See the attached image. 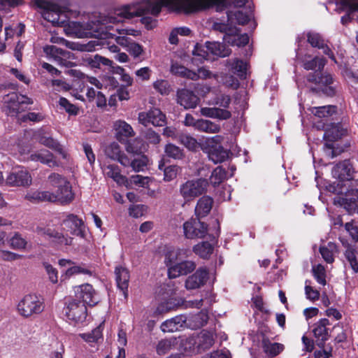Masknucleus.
<instances>
[{
    "mask_svg": "<svg viewBox=\"0 0 358 358\" xmlns=\"http://www.w3.org/2000/svg\"><path fill=\"white\" fill-rule=\"evenodd\" d=\"M149 1L150 0H143L140 2L124 5L116 8L113 14L109 15L103 20V22L101 24L99 38L114 39L117 44L127 48L132 41L129 38L127 37V36H137L138 31L132 29H115L113 26H107L105 24H115L122 22L124 19H131L136 16H142L147 14L157 16L161 10L157 14H154L149 8H143L141 10H138L140 6Z\"/></svg>",
    "mask_w": 358,
    "mask_h": 358,
    "instance_id": "nucleus-1",
    "label": "nucleus"
},
{
    "mask_svg": "<svg viewBox=\"0 0 358 358\" xmlns=\"http://www.w3.org/2000/svg\"><path fill=\"white\" fill-rule=\"evenodd\" d=\"M247 0H150L140 6L138 10L150 9L157 14L163 6L174 11H182L186 14L205 10L216 6L217 10H222L229 6L241 7Z\"/></svg>",
    "mask_w": 358,
    "mask_h": 358,
    "instance_id": "nucleus-2",
    "label": "nucleus"
},
{
    "mask_svg": "<svg viewBox=\"0 0 358 358\" xmlns=\"http://www.w3.org/2000/svg\"><path fill=\"white\" fill-rule=\"evenodd\" d=\"M331 173L337 180L329 184L327 189L334 194H343L344 187L352 185L353 170L351 163L348 160H344L337 164L333 168Z\"/></svg>",
    "mask_w": 358,
    "mask_h": 358,
    "instance_id": "nucleus-3",
    "label": "nucleus"
},
{
    "mask_svg": "<svg viewBox=\"0 0 358 358\" xmlns=\"http://www.w3.org/2000/svg\"><path fill=\"white\" fill-rule=\"evenodd\" d=\"M347 134V129L338 123H332L327 126L324 134L326 141L323 150L327 157L333 159L340 155L343 150L335 147L334 141H338Z\"/></svg>",
    "mask_w": 358,
    "mask_h": 358,
    "instance_id": "nucleus-4",
    "label": "nucleus"
},
{
    "mask_svg": "<svg viewBox=\"0 0 358 358\" xmlns=\"http://www.w3.org/2000/svg\"><path fill=\"white\" fill-rule=\"evenodd\" d=\"M48 182L54 188H56L55 196L56 201L62 204H67L74 199V194L70 182L58 173H51L48 178Z\"/></svg>",
    "mask_w": 358,
    "mask_h": 358,
    "instance_id": "nucleus-5",
    "label": "nucleus"
},
{
    "mask_svg": "<svg viewBox=\"0 0 358 358\" xmlns=\"http://www.w3.org/2000/svg\"><path fill=\"white\" fill-rule=\"evenodd\" d=\"M44 303L36 294H27L18 303L17 313L24 317H29L41 313L44 310Z\"/></svg>",
    "mask_w": 358,
    "mask_h": 358,
    "instance_id": "nucleus-6",
    "label": "nucleus"
},
{
    "mask_svg": "<svg viewBox=\"0 0 358 358\" xmlns=\"http://www.w3.org/2000/svg\"><path fill=\"white\" fill-rule=\"evenodd\" d=\"M208 187V182L206 179L189 180L180 186L179 192L184 200L189 202L192 201L196 197L206 193Z\"/></svg>",
    "mask_w": 358,
    "mask_h": 358,
    "instance_id": "nucleus-7",
    "label": "nucleus"
},
{
    "mask_svg": "<svg viewBox=\"0 0 358 358\" xmlns=\"http://www.w3.org/2000/svg\"><path fill=\"white\" fill-rule=\"evenodd\" d=\"M64 311L68 320L75 323H83L87 316V306L75 296L66 299Z\"/></svg>",
    "mask_w": 358,
    "mask_h": 358,
    "instance_id": "nucleus-8",
    "label": "nucleus"
},
{
    "mask_svg": "<svg viewBox=\"0 0 358 358\" xmlns=\"http://www.w3.org/2000/svg\"><path fill=\"white\" fill-rule=\"evenodd\" d=\"M344 187V192L334 198V203L343 207L350 214L358 211V189L351 187Z\"/></svg>",
    "mask_w": 358,
    "mask_h": 358,
    "instance_id": "nucleus-9",
    "label": "nucleus"
},
{
    "mask_svg": "<svg viewBox=\"0 0 358 358\" xmlns=\"http://www.w3.org/2000/svg\"><path fill=\"white\" fill-rule=\"evenodd\" d=\"M4 102L6 104V113L10 116H17L25 110L24 105L33 103L31 99L16 93L8 94L4 98Z\"/></svg>",
    "mask_w": 358,
    "mask_h": 358,
    "instance_id": "nucleus-10",
    "label": "nucleus"
},
{
    "mask_svg": "<svg viewBox=\"0 0 358 358\" xmlns=\"http://www.w3.org/2000/svg\"><path fill=\"white\" fill-rule=\"evenodd\" d=\"M214 343L213 334L209 331H202L196 338H187L182 341V345L185 351H189V344L196 345L198 352L208 350Z\"/></svg>",
    "mask_w": 358,
    "mask_h": 358,
    "instance_id": "nucleus-11",
    "label": "nucleus"
},
{
    "mask_svg": "<svg viewBox=\"0 0 358 358\" xmlns=\"http://www.w3.org/2000/svg\"><path fill=\"white\" fill-rule=\"evenodd\" d=\"M200 218H192L183 224V234L186 238H203L208 233V225Z\"/></svg>",
    "mask_w": 358,
    "mask_h": 358,
    "instance_id": "nucleus-12",
    "label": "nucleus"
},
{
    "mask_svg": "<svg viewBox=\"0 0 358 358\" xmlns=\"http://www.w3.org/2000/svg\"><path fill=\"white\" fill-rule=\"evenodd\" d=\"M74 296L81 301V303H85V306H94L96 305L99 301L100 297L97 292L93 287L88 283L81 285L75 286L73 287Z\"/></svg>",
    "mask_w": 358,
    "mask_h": 358,
    "instance_id": "nucleus-13",
    "label": "nucleus"
},
{
    "mask_svg": "<svg viewBox=\"0 0 358 358\" xmlns=\"http://www.w3.org/2000/svg\"><path fill=\"white\" fill-rule=\"evenodd\" d=\"M69 27L71 32L78 38L94 37L99 38L101 24L98 27L93 22L81 23L78 22H70Z\"/></svg>",
    "mask_w": 358,
    "mask_h": 358,
    "instance_id": "nucleus-14",
    "label": "nucleus"
},
{
    "mask_svg": "<svg viewBox=\"0 0 358 358\" xmlns=\"http://www.w3.org/2000/svg\"><path fill=\"white\" fill-rule=\"evenodd\" d=\"M35 3L39 8L42 9V16L45 20L54 25L61 26L64 24V22L59 21V15L62 13L59 6L44 0H36Z\"/></svg>",
    "mask_w": 358,
    "mask_h": 358,
    "instance_id": "nucleus-15",
    "label": "nucleus"
},
{
    "mask_svg": "<svg viewBox=\"0 0 358 358\" xmlns=\"http://www.w3.org/2000/svg\"><path fill=\"white\" fill-rule=\"evenodd\" d=\"M31 182V174L24 168L13 169L6 179V184L10 187H29Z\"/></svg>",
    "mask_w": 358,
    "mask_h": 358,
    "instance_id": "nucleus-16",
    "label": "nucleus"
},
{
    "mask_svg": "<svg viewBox=\"0 0 358 358\" xmlns=\"http://www.w3.org/2000/svg\"><path fill=\"white\" fill-rule=\"evenodd\" d=\"M138 122L147 127L152 124L155 127H162L166 124V116L162 112L156 108L149 110L148 112H141L138 117Z\"/></svg>",
    "mask_w": 358,
    "mask_h": 358,
    "instance_id": "nucleus-17",
    "label": "nucleus"
},
{
    "mask_svg": "<svg viewBox=\"0 0 358 358\" xmlns=\"http://www.w3.org/2000/svg\"><path fill=\"white\" fill-rule=\"evenodd\" d=\"M35 231L38 235L46 236L52 242L61 245H71L73 242V238L50 227H37Z\"/></svg>",
    "mask_w": 358,
    "mask_h": 358,
    "instance_id": "nucleus-18",
    "label": "nucleus"
},
{
    "mask_svg": "<svg viewBox=\"0 0 358 358\" xmlns=\"http://www.w3.org/2000/svg\"><path fill=\"white\" fill-rule=\"evenodd\" d=\"M315 72L308 76V80L310 83H315L319 85L318 88L327 96H333L335 94V90L332 86H329L333 83V78L329 74H322Z\"/></svg>",
    "mask_w": 358,
    "mask_h": 358,
    "instance_id": "nucleus-19",
    "label": "nucleus"
},
{
    "mask_svg": "<svg viewBox=\"0 0 358 358\" xmlns=\"http://www.w3.org/2000/svg\"><path fill=\"white\" fill-rule=\"evenodd\" d=\"M62 224L64 226V229L71 234L84 237L85 233L84 222L77 215L69 214L62 220Z\"/></svg>",
    "mask_w": 358,
    "mask_h": 358,
    "instance_id": "nucleus-20",
    "label": "nucleus"
},
{
    "mask_svg": "<svg viewBox=\"0 0 358 358\" xmlns=\"http://www.w3.org/2000/svg\"><path fill=\"white\" fill-rule=\"evenodd\" d=\"M44 52L52 57L53 59L61 66L71 67L72 62L67 60L71 57V53L69 51L57 48L55 45L46 46Z\"/></svg>",
    "mask_w": 358,
    "mask_h": 358,
    "instance_id": "nucleus-21",
    "label": "nucleus"
},
{
    "mask_svg": "<svg viewBox=\"0 0 358 358\" xmlns=\"http://www.w3.org/2000/svg\"><path fill=\"white\" fill-rule=\"evenodd\" d=\"M196 264L193 261H179L177 264L168 268V275L170 278H176L180 275H185L192 272L196 268Z\"/></svg>",
    "mask_w": 358,
    "mask_h": 358,
    "instance_id": "nucleus-22",
    "label": "nucleus"
},
{
    "mask_svg": "<svg viewBox=\"0 0 358 358\" xmlns=\"http://www.w3.org/2000/svg\"><path fill=\"white\" fill-rule=\"evenodd\" d=\"M113 129L116 139L121 143H126L129 138L135 135L132 127L124 120H117L114 122Z\"/></svg>",
    "mask_w": 358,
    "mask_h": 358,
    "instance_id": "nucleus-23",
    "label": "nucleus"
},
{
    "mask_svg": "<svg viewBox=\"0 0 358 358\" xmlns=\"http://www.w3.org/2000/svg\"><path fill=\"white\" fill-rule=\"evenodd\" d=\"M208 272L206 268H199L194 274L189 275L185 280V286L187 289H195L203 286L208 278Z\"/></svg>",
    "mask_w": 358,
    "mask_h": 358,
    "instance_id": "nucleus-24",
    "label": "nucleus"
},
{
    "mask_svg": "<svg viewBox=\"0 0 358 358\" xmlns=\"http://www.w3.org/2000/svg\"><path fill=\"white\" fill-rule=\"evenodd\" d=\"M191 251L187 248L170 249L166 251L164 257V264L169 268L179 261L188 258Z\"/></svg>",
    "mask_w": 358,
    "mask_h": 358,
    "instance_id": "nucleus-25",
    "label": "nucleus"
},
{
    "mask_svg": "<svg viewBox=\"0 0 358 358\" xmlns=\"http://www.w3.org/2000/svg\"><path fill=\"white\" fill-rule=\"evenodd\" d=\"M178 103L185 108H194L199 103V97L191 90L181 89L177 92Z\"/></svg>",
    "mask_w": 358,
    "mask_h": 358,
    "instance_id": "nucleus-26",
    "label": "nucleus"
},
{
    "mask_svg": "<svg viewBox=\"0 0 358 358\" xmlns=\"http://www.w3.org/2000/svg\"><path fill=\"white\" fill-rule=\"evenodd\" d=\"M213 205V199L209 196H203L196 203L195 206V215L198 218H202L207 216Z\"/></svg>",
    "mask_w": 358,
    "mask_h": 358,
    "instance_id": "nucleus-27",
    "label": "nucleus"
},
{
    "mask_svg": "<svg viewBox=\"0 0 358 358\" xmlns=\"http://www.w3.org/2000/svg\"><path fill=\"white\" fill-rule=\"evenodd\" d=\"M29 159L34 162H40L50 167L58 166L59 164L55 160L54 155L47 150H42L32 153Z\"/></svg>",
    "mask_w": 358,
    "mask_h": 358,
    "instance_id": "nucleus-28",
    "label": "nucleus"
},
{
    "mask_svg": "<svg viewBox=\"0 0 358 358\" xmlns=\"http://www.w3.org/2000/svg\"><path fill=\"white\" fill-rule=\"evenodd\" d=\"M187 317L184 315H178L164 322L161 325V329L164 332H174L180 330L187 322Z\"/></svg>",
    "mask_w": 358,
    "mask_h": 358,
    "instance_id": "nucleus-29",
    "label": "nucleus"
},
{
    "mask_svg": "<svg viewBox=\"0 0 358 358\" xmlns=\"http://www.w3.org/2000/svg\"><path fill=\"white\" fill-rule=\"evenodd\" d=\"M115 273L117 287L126 297L129 280V271L124 267L117 266L115 268Z\"/></svg>",
    "mask_w": 358,
    "mask_h": 358,
    "instance_id": "nucleus-30",
    "label": "nucleus"
},
{
    "mask_svg": "<svg viewBox=\"0 0 358 358\" xmlns=\"http://www.w3.org/2000/svg\"><path fill=\"white\" fill-rule=\"evenodd\" d=\"M329 320L324 318L321 319L318 322L315 324V327L313 329V334L317 338V341L320 342L318 345H323L324 342L329 338V333L327 326L329 325Z\"/></svg>",
    "mask_w": 358,
    "mask_h": 358,
    "instance_id": "nucleus-31",
    "label": "nucleus"
},
{
    "mask_svg": "<svg viewBox=\"0 0 358 358\" xmlns=\"http://www.w3.org/2000/svg\"><path fill=\"white\" fill-rule=\"evenodd\" d=\"M38 140L42 145L56 150L62 156L64 159L67 158V152L63 149L59 143L56 140L53 139L51 136L41 134L38 136Z\"/></svg>",
    "mask_w": 358,
    "mask_h": 358,
    "instance_id": "nucleus-32",
    "label": "nucleus"
},
{
    "mask_svg": "<svg viewBox=\"0 0 358 358\" xmlns=\"http://www.w3.org/2000/svg\"><path fill=\"white\" fill-rule=\"evenodd\" d=\"M225 65L229 68V71L241 78L245 77L246 74L247 64L238 58L228 59Z\"/></svg>",
    "mask_w": 358,
    "mask_h": 358,
    "instance_id": "nucleus-33",
    "label": "nucleus"
},
{
    "mask_svg": "<svg viewBox=\"0 0 358 358\" xmlns=\"http://www.w3.org/2000/svg\"><path fill=\"white\" fill-rule=\"evenodd\" d=\"M170 71L175 76L194 81L196 80V71H192L178 62L172 63Z\"/></svg>",
    "mask_w": 358,
    "mask_h": 358,
    "instance_id": "nucleus-34",
    "label": "nucleus"
},
{
    "mask_svg": "<svg viewBox=\"0 0 358 358\" xmlns=\"http://www.w3.org/2000/svg\"><path fill=\"white\" fill-rule=\"evenodd\" d=\"M206 48L213 55L220 57H227L231 52L228 47L219 42H206Z\"/></svg>",
    "mask_w": 358,
    "mask_h": 358,
    "instance_id": "nucleus-35",
    "label": "nucleus"
},
{
    "mask_svg": "<svg viewBox=\"0 0 358 358\" xmlns=\"http://www.w3.org/2000/svg\"><path fill=\"white\" fill-rule=\"evenodd\" d=\"M178 344V341L175 337L165 338L159 341L156 345V352L159 355H164L175 349Z\"/></svg>",
    "mask_w": 358,
    "mask_h": 358,
    "instance_id": "nucleus-36",
    "label": "nucleus"
},
{
    "mask_svg": "<svg viewBox=\"0 0 358 358\" xmlns=\"http://www.w3.org/2000/svg\"><path fill=\"white\" fill-rule=\"evenodd\" d=\"M320 252L324 260L329 264L334 262V257L338 252L337 245L332 242H329L326 245L320 246Z\"/></svg>",
    "mask_w": 358,
    "mask_h": 358,
    "instance_id": "nucleus-37",
    "label": "nucleus"
},
{
    "mask_svg": "<svg viewBox=\"0 0 358 358\" xmlns=\"http://www.w3.org/2000/svg\"><path fill=\"white\" fill-rule=\"evenodd\" d=\"M85 62L92 69H100L101 66H111L113 62L99 55L87 57Z\"/></svg>",
    "mask_w": 358,
    "mask_h": 358,
    "instance_id": "nucleus-38",
    "label": "nucleus"
},
{
    "mask_svg": "<svg viewBox=\"0 0 358 358\" xmlns=\"http://www.w3.org/2000/svg\"><path fill=\"white\" fill-rule=\"evenodd\" d=\"M208 157L215 164L220 163L228 157V151L222 146H213L209 149Z\"/></svg>",
    "mask_w": 358,
    "mask_h": 358,
    "instance_id": "nucleus-39",
    "label": "nucleus"
},
{
    "mask_svg": "<svg viewBox=\"0 0 358 358\" xmlns=\"http://www.w3.org/2000/svg\"><path fill=\"white\" fill-rule=\"evenodd\" d=\"M103 172L109 178H113L117 183L124 185L127 182L124 176L120 174V169L116 165H108L103 169Z\"/></svg>",
    "mask_w": 358,
    "mask_h": 358,
    "instance_id": "nucleus-40",
    "label": "nucleus"
},
{
    "mask_svg": "<svg viewBox=\"0 0 358 358\" xmlns=\"http://www.w3.org/2000/svg\"><path fill=\"white\" fill-rule=\"evenodd\" d=\"M196 129L203 132L213 134L219 132L220 127L219 124L210 120L200 119L198 120V123L196 124Z\"/></svg>",
    "mask_w": 358,
    "mask_h": 358,
    "instance_id": "nucleus-41",
    "label": "nucleus"
},
{
    "mask_svg": "<svg viewBox=\"0 0 358 358\" xmlns=\"http://www.w3.org/2000/svg\"><path fill=\"white\" fill-rule=\"evenodd\" d=\"M213 251V247L208 242H201L193 247V252L202 259H208Z\"/></svg>",
    "mask_w": 358,
    "mask_h": 358,
    "instance_id": "nucleus-42",
    "label": "nucleus"
},
{
    "mask_svg": "<svg viewBox=\"0 0 358 358\" xmlns=\"http://www.w3.org/2000/svg\"><path fill=\"white\" fill-rule=\"evenodd\" d=\"M284 345L278 343H271L268 340L263 341L264 352L268 357H275L284 350Z\"/></svg>",
    "mask_w": 358,
    "mask_h": 358,
    "instance_id": "nucleus-43",
    "label": "nucleus"
},
{
    "mask_svg": "<svg viewBox=\"0 0 358 358\" xmlns=\"http://www.w3.org/2000/svg\"><path fill=\"white\" fill-rule=\"evenodd\" d=\"M238 30L236 34H233L229 36H227L224 38V41L231 44L232 45L236 46H243L248 43L249 42V36L248 34H239Z\"/></svg>",
    "mask_w": 358,
    "mask_h": 358,
    "instance_id": "nucleus-44",
    "label": "nucleus"
},
{
    "mask_svg": "<svg viewBox=\"0 0 358 358\" xmlns=\"http://www.w3.org/2000/svg\"><path fill=\"white\" fill-rule=\"evenodd\" d=\"M312 114L319 118L329 117L336 113V106L328 105L324 106L312 107L308 109Z\"/></svg>",
    "mask_w": 358,
    "mask_h": 358,
    "instance_id": "nucleus-45",
    "label": "nucleus"
},
{
    "mask_svg": "<svg viewBox=\"0 0 358 358\" xmlns=\"http://www.w3.org/2000/svg\"><path fill=\"white\" fill-rule=\"evenodd\" d=\"M178 141L189 150H195L199 145L196 138L189 134L184 133L179 134L178 136Z\"/></svg>",
    "mask_w": 358,
    "mask_h": 358,
    "instance_id": "nucleus-46",
    "label": "nucleus"
},
{
    "mask_svg": "<svg viewBox=\"0 0 358 358\" xmlns=\"http://www.w3.org/2000/svg\"><path fill=\"white\" fill-rule=\"evenodd\" d=\"M213 29L216 31H219L222 33H224L223 39L227 36H230L233 34H236L238 31L236 27L233 25L231 22L227 20V24L223 22H216L213 24Z\"/></svg>",
    "mask_w": 358,
    "mask_h": 358,
    "instance_id": "nucleus-47",
    "label": "nucleus"
},
{
    "mask_svg": "<svg viewBox=\"0 0 358 358\" xmlns=\"http://www.w3.org/2000/svg\"><path fill=\"white\" fill-rule=\"evenodd\" d=\"M227 17H228V21L233 24L236 22L237 23H238L239 24H245L250 20V16L248 14L244 13L243 12L240 11V10L236 11L235 13H234L232 11L228 12Z\"/></svg>",
    "mask_w": 358,
    "mask_h": 358,
    "instance_id": "nucleus-48",
    "label": "nucleus"
},
{
    "mask_svg": "<svg viewBox=\"0 0 358 358\" xmlns=\"http://www.w3.org/2000/svg\"><path fill=\"white\" fill-rule=\"evenodd\" d=\"M125 145V150L129 153L141 154L143 152V143L141 139L136 138L132 141L128 139Z\"/></svg>",
    "mask_w": 358,
    "mask_h": 358,
    "instance_id": "nucleus-49",
    "label": "nucleus"
},
{
    "mask_svg": "<svg viewBox=\"0 0 358 358\" xmlns=\"http://www.w3.org/2000/svg\"><path fill=\"white\" fill-rule=\"evenodd\" d=\"M102 324L93 329L91 333L80 334L79 336L88 343H95L102 338Z\"/></svg>",
    "mask_w": 358,
    "mask_h": 358,
    "instance_id": "nucleus-50",
    "label": "nucleus"
},
{
    "mask_svg": "<svg viewBox=\"0 0 358 358\" xmlns=\"http://www.w3.org/2000/svg\"><path fill=\"white\" fill-rule=\"evenodd\" d=\"M164 152L167 157L175 159H181L184 157L183 150L173 143L166 144Z\"/></svg>",
    "mask_w": 358,
    "mask_h": 358,
    "instance_id": "nucleus-51",
    "label": "nucleus"
},
{
    "mask_svg": "<svg viewBox=\"0 0 358 358\" xmlns=\"http://www.w3.org/2000/svg\"><path fill=\"white\" fill-rule=\"evenodd\" d=\"M227 176V172L221 166H217L213 171L210 180V182L214 185H220Z\"/></svg>",
    "mask_w": 358,
    "mask_h": 358,
    "instance_id": "nucleus-52",
    "label": "nucleus"
},
{
    "mask_svg": "<svg viewBox=\"0 0 358 358\" xmlns=\"http://www.w3.org/2000/svg\"><path fill=\"white\" fill-rule=\"evenodd\" d=\"M326 64V59L323 57H315L310 61L304 62L303 67L306 70H321Z\"/></svg>",
    "mask_w": 358,
    "mask_h": 358,
    "instance_id": "nucleus-53",
    "label": "nucleus"
},
{
    "mask_svg": "<svg viewBox=\"0 0 358 358\" xmlns=\"http://www.w3.org/2000/svg\"><path fill=\"white\" fill-rule=\"evenodd\" d=\"M313 273L317 282L322 285H326V271L324 266L317 264L313 267Z\"/></svg>",
    "mask_w": 358,
    "mask_h": 358,
    "instance_id": "nucleus-54",
    "label": "nucleus"
},
{
    "mask_svg": "<svg viewBox=\"0 0 358 358\" xmlns=\"http://www.w3.org/2000/svg\"><path fill=\"white\" fill-rule=\"evenodd\" d=\"M308 43L314 48H321L324 47V41L318 33L309 32L307 34Z\"/></svg>",
    "mask_w": 358,
    "mask_h": 358,
    "instance_id": "nucleus-55",
    "label": "nucleus"
},
{
    "mask_svg": "<svg viewBox=\"0 0 358 358\" xmlns=\"http://www.w3.org/2000/svg\"><path fill=\"white\" fill-rule=\"evenodd\" d=\"M106 155L112 159L116 160L121 154V149L117 143H112L105 149Z\"/></svg>",
    "mask_w": 358,
    "mask_h": 358,
    "instance_id": "nucleus-56",
    "label": "nucleus"
},
{
    "mask_svg": "<svg viewBox=\"0 0 358 358\" xmlns=\"http://www.w3.org/2000/svg\"><path fill=\"white\" fill-rule=\"evenodd\" d=\"M148 163V159L145 156L142 155L138 158L134 159L131 162V166L134 171L140 172L144 170Z\"/></svg>",
    "mask_w": 358,
    "mask_h": 358,
    "instance_id": "nucleus-57",
    "label": "nucleus"
},
{
    "mask_svg": "<svg viewBox=\"0 0 358 358\" xmlns=\"http://www.w3.org/2000/svg\"><path fill=\"white\" fill-rule=\"evenodd\" d=\"M66 275L70 277L75 274L92 275V271L88 268H83L81 266L71 265L65 273Z\"/></svg>",
    "mask_w": 358,
    "mask_h": 358,
    "instance_id": "nucleus-58",
    "label": "nucleus"
},
{
    "mask_svg": "<svg viewBox=\"0 0 358 358\" xmlns=\"http://www.w3.org/2000/svg\"><path fill=\"white\" fill-rule=\"evenodd\" d=\"M11 248L16 250L24 249L27 241L18 234H15L10 240Z\"/></svg>",
    "mask_w": 358,
    "mask_h": 358,
    "instance_id": "nucleus-59",
    "label": "nucleus"
},
{
    "mask_svg": "<svg viewBox=\"0 0 358 358\" xmlns=\"http://www.w3.org/2000/svg\"><path fill=\"white\" fill-rule=\"evenodd\" d=\"M143 137L148 141V143L152 145H157L161 141V138L159 134L155 132L152 129H148L146 131H145Z\"/></svg>",
    "mask_w": 358,
    "mask_h": 358,
    "instance_id": "nucleus-60",
    "label": "nucleus"
},
{
    "mask_svg": "<svg viewBox=\"0 0 358 358\" xmlns=\"http://www.w3.org/2000/svg\"><path fill=\"white\" fill-rule=\"evenodd\" d=\"M345 256L349 262L352 270L355 273L358 272V263L356 259L355 250L352 248H348L345 251Z\"/></svg>",
    "mask_w": 358,
    "mask_h": 358,
    "instance_id": "nucleus-61",
    "label": "nucleus"
},
{
    "mask_svg": "<svg viewBox=\"0 0 358 358\" xmlns=\"http://www.w3.org/2000/svg\"><path fill=\"white\" fill-rule=\"evenodd\" d=\"M43 266L48 275L50 281L53 284H56L58 282L57 270L55 268H54L51 264L46 262L43 263Z\"/></svg>",
    "mask_w": 358,
    "mask_h": 358,
    "instance_id": "nucleus-62",
    "label": "nucleus"
},
{
    "mask_svg": "<svg viewBox=\"0 0 358 358\" xmlns=\"http://www.w3.org/2000/svg\"><path fill=\"white\" fill-rule=\"evenodd\" d=\"M179 168L177 166H169L164 169V180L171 181L176 178Z\"/></svg>",
    "mask_w": 358,
    "mask_h": 358,
    "instance_id": "nucleus-63",
    "label": "nucleus"
},
{
    "mask_svg": "<svg viewBox=\"0 0 358 358\" xmlns=\"http://www.w3.org/2000/svg\"><path fill=\"white\" fill-rule=\"evenodd\" d=\"M346 231L355 241H358V224L354 221L345 224Z\"/></svg>",
    "mask_w": 358,
    "mask_h": 358,
    "instance_id": "nucleus-64",
    "label": "nucleus"
}]
</instances>
